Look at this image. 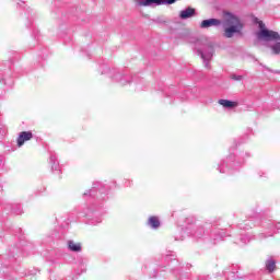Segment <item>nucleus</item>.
<instances>
[{
    "mask_svg": "<svg viewBox=\"0 0 280 280\" xmlns=\"http://www.w3.org/2000/svg\"><path fill=\"white\" fill-rule=\"evenodd\" d=\"M137 4L140 8H156V5H161V0H138Z\"/></svg>",
    "mask_w": 280,
    "mask_h": 280,
    "instance_id": "obj_5",
    "label": "nucleus"
},
{
    "mask_svg": "<svg viewBox=\"0 0 280 280\" xmlns=\"http://www.w3.org/2000/svg\"><path fill=\"white\" fill-rule=\"evenodd\" d=\"M196 13V10L192 8H187L183 11H180L179 16L180 19H191V16Z\"/></svg>",
    "mask_w": 280,
    "mask_h": 280,
    "instance_id": "obj_7",
    "label": "nucleus"
},
{
    "mask_svg": "<svg viewBox=\"0 0 280 280\" xmlns=\"http://www.w3.org/2000/svg\"><path fill=\"white\" fill-rule=\"evenodd\" d=\"M277 266V262H275L273 259H268L267 262H266V268L269 272H273L275 271V268Z\"/></svg>",
    "mask_w": 280,
    "mask_h": 280,
    "instance_id": "obj_10",
    "label": "nucleus"
},
{
    "mask_svg": "<svg viewBox=\"0 0 280 280\" xmlns=\"http://www.w3.org/2000/svg\"><path fill=\"white\" fill-rule=\"evenodd\" d=\"M197 52L201 56L205 67L209 69V60L213 58V46L208 45L203 49L198 48Z\"/></svg>",
    "mask_w": 280,
    "mask_h": 280,
    "instance_id": "obj_3",
    "label": "nucleus"
},
{
    "mask_svg": "<svg viewBox=\"0 0 280 280\" xmlns=\"http://www.w3.org/2000/svg\"><path fill=\"white\" fill-rule=\"evenodd\" d=\"M232 80H236V82H240L243 80V77L242 75H232Z\"/></svg>",
    "mask_w": 280,
    "mask_h": 280,
    "instance_id": "obj_13",
    "label": "nucleus"
},
{
    "mask_svg": "<svg viewBox=\"0 0 280 280\" xmlns=\"http://www.w3.org/2000/svg\"><path fill=\"white\" fill-rule=\"evenodd\" d=\"M33 137H34V135L32 133V131H22V132H20V135L18 137L19 148L23 147L25 144V141L32 140Z\"/></svg>",
    "mask_w": 280,
    "mask_h": 280,
    "instance_id": "obj_4",
    "label": "nucleus"
},
{
    "mask_svg": "<svg viewBox=\"0 0 280 280\" xmlns=\"http://www.w3.org/2000/svg\"><path fill=\"white\" fill-rule=\"evenodd\" d=\"M273 54H280V42L271 47Z\"/></svg>",
    "mask_w": 280,
    "mask_h": 280,
    "instance_id": "obj_11",
    "label": "nucleus"
},
{
    "mask_svg": "<svg viewBox=\"0 0 280 280\" xmlns=\"http://www.w3.org/2000/svg\"><path fill=\"white\" fill-rule=\"evenodd\" d=\"M220 106H223V108H235L237 106V102H232L229 100H219Z\"/></svg>",
    "mask_w": 280,
    "mask_h": 280,
    "instance_id": "obj_9",
    "label": "nucleus"
},
{
    "mask_svg": "<svg viewBox=\"0 0 280 280\" xmlns=\"http://www.w3.org/2000/svg\"><path fill=\"white\" fill-rule=\"evenodd\" d=\"M148 226L154 230L159 229V226H161V221L159 220V217H150L148 220Z\"/></svg>",
    "mask_w": 280,
    "mask_h": 280,
    "instance_id": "obj_6",
    "label": "nucleus"
},
{
    "mask_svg": "<svg viewBox=\"0 0 280 280\" xmlns=\"http://www.w3.org/2000/svg\"><path fill=\"white\" fill-rule=\"evenodd\" d=\"M220 25H223V36L225 38H233V36L242 34V30H244V24H242L240 18L231 12L223 13V22L219 19L203 20L200 27L207 30L209 27H220Z\"/></svg>",
    "mask_w": 280,
    "mask_h": 280,
    "instance_id": "obj_1",
    "label": "nucleus"
},
{
    "mask_svg": "<svg viewBox=\"0 0 280 280\" xmlns=\"http://www.w3.org/2000/svg\"><path fill=\"white\" fill-rule=\"evenodd\" d=\"M68 248L69 250H72V253H80V250H82V244L69 241Z\"/></svg>",
    "mask_w": 280,
    "mask_h": 280,
    "instance_id": "obj_8",
    "label": "nucleus"
},
{
    "mask_svg": "<svg viewBox=\"0 0 280 280\" xmlns=\"http://www.w3.org/2000/svg\"><path fill=\"white\" fill-rule=\"evenodd\" d=\"M161 5H172V3H176V0H160Z\"/></svg>",
    "mask_w": 280,
    "mask_h": 280,
    "instance_id": "obj_12",
    "label": "nucleus"
},
{
    "mask_svg": "<svg viewBox=\"0 0 280 280\" xmlns=\"http://www.w3.org/2000/svg\"><path fill=\"white\" fill-rule=\"evenodd\" d=\"M259 25V32H256V38L257 40H260L261 43H272L280 40V35L275 32L266 28V24L264 22H258Z\"/></svg>",
    "mask_w": 280,
    "mask_h": 280,
    "instance_id": "obj_2",
    "label": "nucleus"
}]
</instances>
